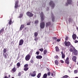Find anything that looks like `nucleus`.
Returning <instances> with one entry per match:
<instances>
[{
	"label": "nucleus",
	"instance_id": "obj_12",
	"mask_svg": "<svg viewBox=\"0 0 78 78\" xmlns=\"http://www.w3.org/2000/svg\"><path fill=\"white\" fill-rule=\"evenodd\" d=\"M23 44V40L21 39L20 40L19 43V45H22Z\"/></svg>",
	"mask_w": 78,
	"mask_h": 78
},
{
	"label": "nucleus",
	"instance_id": "obj_21",
	"mask_svg": "<svg viewBox=\"0 0 78 78\" xmlns=\"http://www.w3.org/2000/svg\"><path fill=\"white\" fill-rule=\"evenodd\" d=\"M51 18H52V22L55 21V17H54V16L53 14H52L51 15Z\"/></svg>",
	"mask_w": 78,
	"mask_h": 78
},
{
	"label": "nucleus",
	"instance_id": "obj_5",
	"mask_svg": "<svg viewBox=\"0 0 78 78\" xmlns=\"http://www.w3.org/2000/svg\"><path fill=\"white\" fill-rule=\"evenodd\" d=\"M49 5L51 6L52 8H54L55 7V3L51 1L49 2Z\"/></svg>",
	"mask_w": 78,
	"mask_h": 78
},
{
	"label": "nucleus",
	"instance_id": "obj_31",
	"mask_svg": "<svg viewBox=\"0 0 78 78\" xmlns=\"http://www.w3.org/2000/svg\"><path fill=\"white\" fill-rule=\"evenodd\" d=\"M41 22L44 21V16H41Z\"/></svg>",
	"mask_w": 78,
	"mask_h": 78
},
{
	"label": "nucleus",
	"instance_id": "obj_33",
	"mask_svg": "<svg viewBox=\"0 0 78 78\" xmlns=\"http://www.w3.org/2000/svg\"><path fill=\"white\" fill-rule=\"evenodd\" d=\"M16 66L18 67H20V63H19V62L17 63L16 64Z\"/></svg>",
	"mask_w": 78,
	"mask_h": 78
},
{
	"label": "nucleus",
	"instance_id": "obj_59",
	"mask_svg": "<svg viewBox=\"0 0 78 78\" xmlns=\"http://www.w3.org/2000/svg\"><path fill=\"white\" fill-rule=\"evenodd\" d=\"M77 65H78V62L77 63Z\"/></svg>",
	"mask_w": 78,
	"mask_h": 78
},
{
	"label": "nucleus",
	"instance_id": "obj_61",
	"mask_svg": "<svg viewBox=\"0 0 78 78\" xmlns=\"http://www.w3.org/2000/svg\"><path fill=\"white\" fill-rule=\"evenodd\" d=\"M11 78H14V77H12Z\"/></svg>",
	"mask_w": 78,
	"mask_h": 78
},
{
	"label": "nucleus",
	"instance_id": "obj_30",
	"mask_svg": "<svg viewBox=\"0 0 78 78\" xmlns=\"http://www.w3.org/2000/svg\"><path fill=\"white\" fill-rule=\"evenodd\" d=\"M44 13L43 12H41L40 14V17H44Z\"/></svg>",
	"mask_w": 78,
	"mask_h": 78
},
{
	"label": "nucleus",
	"instance_id": "obj_34",
	"mask_svg": "<svg viewBox=\"0 0 78 78\" xmlns=\"http://www.w3.org/2000/svg\"><path fill=\"white\" fill-rule=\"evenodd\" d=\"M48 70H49V72L47 73L48 75V76H50L51 73H50V70L48 69Z\"/></svg>",
	"mask_w": 78,
	"mask_h": 78
},
{
	"label": "nucleus",
	"instance_id": "obj_6",
	"mask_svg": "<svg viewBox=\"0 0 78 78\" xmlns=\"http://www.w3.org/2000/svg\"><path fill=\"white\" fill-rule=\"evenodd\" d=\"M51 25V22L49 21L48 22H47L46 23V27H48L50 26Z\"/></svg>",
	"mask_w": 78,
	"mask_h": 78
},
{
	"label": "nucleus",
	"instance_id": "obj_14",
	"mask_svg": "<svg viewBox=\"0 0 78 78\" xmlns=\"http://www.w3.org/2000/svg\"><path fill=\"white\" fill-rule=\"evenodd\" d=\"M76 56H73L72 60L74 62H76Z\"/></svg>",
	"mask_w": 78,
	"mask_h": 78
},
{
	"label": "nucleus",
	"instance_id": "obj_11",
	"mask_svg": "<svg viewBox=\"0 0 78 78\" xmlns=\"http://www.w3.org/2000/svg\"><path fill=\"white\" fill-rule=\"evenodd\" d=\"M19 3V1H17L16 2V3L15 6V8L16 9V8H17L19 7V5H18V4Z\"/></svg>",
	"mask_w": 78,
	"mask_h": 78
},
{
	"label": "nucleus",
	"instance_id": "obj_10",
	"mask_svg": "<svg viewBox=\"0 0 78 78\" xmlns=\"http://www.w3.org/2000/svg\"><path fill=\"white\" fill-rule=\"evenodd\" d=\"M72 37L73 40H75L77 37V36L76 34H74L72 35Z\"/></svg>",
	"mask_w": 78,
	"mask_h": 78
},
{
	"label": "nucleus",
	"instance_id": "obj_7",
	"mask_svg": "<svg viewBox=\"0 0 78 78\" xmlns=\"http://www.w3.org/2000/svg\"><path fill=\"white\" fill-rule=\"evenodd\" d=\"M36 75V72L35 71H34L33 72V73L30 74V75L31 76H32L33 77H34Z\"/></svg>",
	"mask_w": 78,
	"mask_h": 78
},
{
	"label": "nucleus",
	"instance_id": "obj_2",
	"mask_svg": "<svg viewBox=\"0 0 78 78\" xmlns=\"http://www.w3.org/2000/svg\"><path fill=\"white\" fill-rule=\"evenodd\" d=\"M30 58H31V55L30 54L27 55L25 58L26 60L27 61H29Z\"/></svg>",
	"mask_w": 78,
	"mask_h": 78
},
{
	"label": "nucleus",
	"instance_id": "obj_29",
	"mask_svg": "<svg viewBox=\"0 0 78 78\" xmlns=\"http://www.w3.org/2000/svg\"><path fill=\"white\" fill-rule=\"evenodd\" d=\"M69 77V76L67 75H66L63 76L62 78H67Z\"/></svg>",
	"mask_w": 78,
	"mask_h": 78
},
{
	"label": "nucleus",
	"instance_id": "obj_8",
	"mask_svg": "<svg viewBox=\"0 0 78 78\" xmlns=\"http://www.w3.org/2000/svg\"><path fill=\"white\" fill-rule=\"evenodd\" d=\"M73 50L74 51H73V52L74 53V55H75V56H76V55H78V51H77V50H76L75 48H74Z\"/></svg>",
	"mask_w": 78,
	"mask_h": 78
},
{
	"label": "nucleus",
	"instance_id": "obj_22",
	"mask_svg": "<svg viewBox=\"0 0 78 78\" xmlns=\"http://www.w3.org/2000/svg\"><path fill=\"white\" fill-rule=\"evenodd\" d=\"M29 69V68L28 67H24L23 70L24 71H27Z\"/></svg>",
	"mask_w": 78,
	"mask_h": 78
},
{
	"label": "nucleus",
	"instance_id": "obj_49",
	"mask_svg": "<svg viewBox=\"0 0 78 78\" xmlns=\"http://www.w3.org/2000/svg\"><path fill=\"white\" fill-rule=\"evenodd\" d=\"M52 38L53 39H54V40H56V39H57V37H53Z\"/></svg>",
	"mask_w": 78,
	"mask_h": 78
},
{
	"label": "nucleus",
	"instance_id": "obj_47",
	"mask_svg": "<svg viewBox=\"0 0 78 78\" xmlns=\"http://www.w3.org/2000/svg\"><path fill=\"white\" fill-rule=\"evenodd\" d=\"M69 22H71V21H72V19L69 18Z\"/></svg>",
	"mask_w": 78,
	"mask_h": 78
},
{
	"label": "nucleus",
	"instance_id": "obj_38",
	"mask_svg": "<svg viewBox=\"0 0 78 78\" xmlns=\"http://www.w3.org/2000/svg\"><path fill=\"white\" fill-rule=\"evenodd\" d=\"M4 31V29L3 28L2 29L0 30V34H1V33H2L3 31Z\"/></svg>",
	"mask_w": 78,
	"mask_h": 78
},
{
	"label": "nucleus",
	"instance_id": "obj_26",
	"mask_svg": "<svg viewBox=\"0 0 78 78\" xmlns=\"http://www.w3.org/2000/svg\"><path fill=\"white\" fill-rule=\"evenodd\" d=\"M38 23H39V21H38V20H37L35 21V22H34L35 24H36L37 25V24H38Z\"/></svg>",
	"mask_w": 78,
	"mask_h": 78
},
{
	"label": "nucleus",
	"instance_id": "obj_44",
	"mask_svg": "<svg viewBox=\"0 0 78 78\" xmlns=\"http://www.w3.org/2000/svg\"><path fill=\"white\" fill-rule=\"evenodd\" d=\"M68 38H69V37H66L65 38V41H67V40H68Z\"/></svg>",
	"mask_w": 78,
	"mask_h": 78
},
{
	"label": "nucleus",
	"instance_id": "obj_46",
	"mask_svg": "<svg viewBox=\"0 0 78 78\" xmlns=\"http://www.w3.org/2000/svg\"><path fill=\"white\" fill-rule=\"evenodd\" d=\"M60 41H61V39H58L57 40V42H60Z\"/></svg>",
	"mask_w": 78,
	"mask_h": 78
},
{
	"label": "nucleus",
	"instance_id": "obj_43",
	"mask_svg": "<svg viewBox=\"0 0 78 78\" xmlns=\"http://www.w3.org/2000/svg\"><path fill=\"white\" fill-rule=\"evenodd\" d=\"M77 72H78V71H77V70H75L74 71V73H77Z\"/></svg>",
	"mask_w": 78,
	"mask_h": 78
},
{
	"label": "nucleus",
	"instance_id": "obj_57",
	"mask_svg": "<svg viewBox=\"0 0 78 78\" xmlns=\"http://www.w3.org/2000/svg\"><path fill=\"white\" fill-rule=\"evenodd\" d=\"M76 30H77V31H78V27H77L76 28Z\"/></svg>",
	"mask_w": 78,
	"mask_h": 78
},
{
	"label": "nucleus",
	"instance_id": "obj_63",
	"mask_svg": "<svg viewBox=\"0 0 78 78\" xmlns=\"http://www.w3.org/2000/svg\"><path fill=\"white\" fill-rule=\"evenodd\" d=\"M77 38L78 39V36L77 37Z\"/></svg>",
	"mask_w": 78,
	"mask_h": 78
},
{
	"label": "nucleus",
	"instance_id": "obj_45",
	"mask_svg": "<svg viewBox=\"0 0 78 78\" xmlns=\"http://www.w3.org/2000/svg\"><path fill=\"white\" fill-rule=\"evenodd\" d=\"M55 59H58V55H56L55 57Z\"/></svg>",
	"mask_w": 78,
	"mask_h": 78
},
{
	"label": "nucleus",
	"instance_id": "obj_37",
	"mask_svg": "<svg viewBox=\"0 0 78 78\" xmlns=\"http://www.w3.org/2000/svg\"><path fill=\"white\" fill-rule=\"evenodd\" d=\"M28 64H26L24 66V67H28Z\"/></svg>",
	"mask_w": 78,
	"mask_h": 78
},
{
	"label": "nucleus",
	"instance_id": "obj_48",
	"mask_svg": "<svg viewBox=\"0 0 78 78\" xmlns=\"http://www.w3.org/2000/svg\"><path fill=\"white\" fill-rule=\"evenodd\" d=\"M31 23V22H29L27 23V25H30V23Z\"/></svg>",
	"mask_w": 78,
	"mask_h": 78
},
{
	"label": "nucleus",
	"instance_id": "obj_20",
	"mask_svg": "<svg viewBox=\"0 0 78 78\" xmlns=\"http://www.w3.org/2000/svg\"><path fill=\"white\" fill-rule=\"evenodd\" d=\"M24 28V25L22 24L21 25V27L20 28V30H22V29H23Z\"/></svg>",
	"mask_w": 78,
	"mask_h": 78
},
{
	"label": "nucleus",
	"instance_id": "obj_27",
	"mask_svg": "<svg viewBox=\"0 0 78 78\" xmlns=\"http://www.w3.org/2000/svg\"><path fill=\"white\" fill-rule=\"evenodd\" d=\"M41 73H39L38 74L37 77L38 78H40V77H41Z\"/></svg>",
	"mask_w": 78,
	"mask_h": 78
},
{
	"label": "nucleus",
	"instance_id": "obj_18",
	"mask_svg": "<svg viewBox=\"0 0 78 78\" xmlns=\"http://www.w3.org/2000/svg\"><path fill=\"white\" fill-rule=\"evenodd\" d=\"M36 58L37 59H41V58H42V56L41 55H37L36 57Z\"/></svg>",
	"mask_w": 78,
	"mask_h": 78
},
{
	"label": "nucleus",
	"instance_id": "obj_16",
	"mask_svg": "<svg viewBox=\"0 0 78 78\" xmlns=\"http://www.w3.org/2000/svg\"><path fill=\"white\" fill-rule=\"evenodd\" d=\"M61 53L62 54V59H64V58H65V53H64L62 51L61 52Z\"/></svg>",
	"mask_w": 78,
	"mask_h": 78
},
{
	"label": "nucleus",
	"instance_id": "obj_23",
	"mask_svg": "<svg viewBox=\"0 0 78 78\" xmlns=\"http://www.w3.org/2000/svg\"><path fill=\"white\" fill-rule=\"evenodd\" d=\"M55 64L57 65V66H58V64H59V62H58V61L57 60H56L55 61Z\"/></svg>",
	"mask_w": 78,
	"mask_h": 78
},
{
	"label": "nucleus",
	"instance_id": "obj_39",
	"mask_svg": "<svg viewBox=\"0 0 78 78\" xmlns=\"http://www.w3.org/2000/svg\"><path fill=\"white\" fill-rule=\"evenodd\" d=\"M23 16V15L22 14H20L19 16V18H21V17H22Z\"/></svg>",
	"mask_w": 78,
	"mask_h": 78
},
{
	"label": "nucleus",
	"instance_id": "obj_4",
	"mask_svg": "<svg viewBox=\"0 0 78 78\" xmlns=\"http://www.w3.org/2000/svg\"><path fill=\"white\" fill-rule=\"evenodd\" d=\"M45 27V23L42 22L40 23V28L43 29Z\"/></svg>",
	"mask_w": 78,
	"mask_h": 78
},
{
	"label": "nucleus",
	"instance_id": "obj_9",
	"mask_svg": "<svg viewBox=\"0 0 78 78\" xmlns=\"http://www.w3.org/2000/svg\"><path fill=\"white\" fill-rule=\"evenodd\" d=\"M67 2L68 3H66V6H68V4L70 5L72 3V0H67Z\"/></svg>",
	"mask_w": 78,
	"mask_h": 78
},
{
	"label": "nucleus",
	"instance_id": "obj_15",
	"mask_svg": "<svg viewBox=\"0 0 78 78\" xmlns=\"http://www.w3.org/2000/svg\"><path fill=\"white\" fill-rule=\"evenodd\" d=\"M69 58L67 57L65 61V62H66L67 64H69Z\"/></svg>",
	"mask_w": 78,
	"mask_h": 78
},
{
	"label": "nucleus",
	"instance_id": "obj_53",
	"mask_svg": "<svg viewBox=\"0 0 78 78\" xmlns=\"http://www.w3.org/2000/svg\"><path fill=\"white\" fill-rule=\"evenodd\" d=\"M70 46V47H72V48H73V49H74V47H73V45H72V44H71Z\"/></svg>",
	"mask_w": 78,
	"mask_h": 78
},
{
	"label": "nucleus",
	"instance_id": "obj_17",
	"mask_svg": "<svg viewBox=\"0 0 78 78\" xmlns=\"http://www.w3.org/2000/svg\"><path fill=\"white\" fill-rule=\"evenodd\" d=\"M23 73H24V72L22 71L21 72H20L18 73V76H21V74H23Z\"/></svg>",
	"mask_w": 78,
	"mask_h": 78
},
{
	"label": "nucleus",
	"instance_id": "obj_1",
	"mask_svg": "<svg viewBox=\"0 0 78 78\" xmlns=\"http://www.w3.org/2000/svg\"><path fill=\"white\" fill-rule=\"evenodd\" d=\"M64 44L66 47H70L71 45L70 42L69 41H64Z\"/></svg>",
	"mask_w": 78,
	"mask_h": 78
},
{
	"label": "nucleus",
	"instance_id": "obj_54",
	"mask_svg": "<svg viewBox=\"0 0 78 78\" xmlns=\"http://www.w3.org/2000/svg\"><path fill=\"white\" fill-rule=\"evenodd\" d=\"M61 62V63H64V62L62 60H61L60 61Z\"/></svg>",
	"mask_w": 78,
	"mask_h": 78
},
{
	"label": "nucleus",
	"instance_id": "obj_56",
	"mask_svg": "<svg viewBox=\"0 0 78 78\" xmlns=\"http://www.w3.org/2000/svg\"><path fill=\"white\" fill-rule=\"evenodd\" d=\"M51 76H53V73H51Z\"/></svg>",
	"mask_w": 78,
	"mask_h": 78
},
{
	"label": "nucleus",
	"instance_id": "obj_42",
	"mask_svg": "<svg viewBox=\"0 0 78 78\" xmlns=\"http://www.w3.org/2000/svg\"><path fill=\"white\" fill-rule=\"evenodd\" d=\"M39 50L40 51H43L44 49L43 48H41L39 49Z\"/></svg>",
	"mask_w": 78,
	"mask_h": 78
},
{
	"label": "nucleus",
	"instance_id": "obj_35",
	"mask_svg": "<svg viewBox=\"0 0 78 78\" xmlns=\"http://www.w3.org/2000/svg\"><path fill=\"white\" fill-rule=\"evenodd\" d=\"M10 77H11V75H9L8 76V77H7V76H4V78H10Z\"/></svg>",
	"mask_w": 78,
	"mask_h": 78
},
{
	"label": "nucleus",
	"instance_id": "obj_24",
	"mask_svg": "<svg viewBox=\"0 0 78 78\" xmlns=\"http://www.w3.org/2000/svg\"><path fill=\"white\" fill-rule=\"evenodd\" d=\"M12 71L13 72H15L16 71V68L14 67L12 69Z\"/></svg>",
	"mask_w": 78,
	"mask_h": 78
},
{
	"label": "nucleus",
	"instance_id": "obj_32",
	"mask_svg": "<svg viewBox=\"0 0 78 78\" xmlns=\"http://www.w3.org/2000/svg\"><path fill=\"white\" fill-rule=\"evenodd\" d=\"M6 51H7L6 49L5 48L3 50V53H6Z\"/></svg>",
	"mask_w": 78,
	"mask_h": 78
},
{
	"label": "nucleus",
	"instance_id": "obj_3",
	"mask_svg": "<svg viewBox=\"0 0 78 78\" xmlns=\"http://www.w3.org/2000/svg\"><path fill=\"white\" fill-rule=\"evenodd\" d=\"M26 14L27 16H29V17H33V16L34 15L33 13H32L31 12L29 11L27 12Z\"/></svg>",
	"mask_w": 78,
	"mask_h": 78
},
{
	"label": "nucleus",
	"instance_id": "obj_36",
	"mask_svg": "<svg viewBox=\"0 0 78 78\" xmlns=\"http://www.w3.org/2000/svg\"><path fill=\"white\" fill-rule=\"evenodd\" d=\"M69 51H71V52H73V51H74V50H73V49L72 48H70Z\"/></svg>",
	"mask_w": 78,
	"mask_h": 78
},
{
	"label": "nucleus",
	"instance_id": "obj_60",
	"mask_svg": "<svg viewBox=\"0 0 78 78\" xmlns=\"http://www.w3.org/2000/svg\"><path fill=\"white\" fill-rule=\"evenodd\" d=\"M75 78H78V77H76Z\"/></svg>",
	"mask_w": 78,
	"mask_h": 78
},
{
	"label": "nucleus",
	"instance_id": "obj_25",
	"mask_svg": "<svg viewBox=\"0 0 78 78\" xmlns=\"http://www.w3.org/2000/svg\"><path fill=\"white\" fill-rule=\"evenodd\" d=\"M11 23H12V19L10 18L9 22V25H11Z\"/></svg>",
	"mask_w": 78,
	"mask_h": 78
},
{
	"label": "nucleus",
	"instance_id": "obj_28",
	"mask_svg": "<svg viewBox=\"0 0 78 78\" xmlns=\"http://www.w3.org/2000/svg\"><path fill=\"white\" fill-rule=\"evenodd\" d=\"M38 35V34L37 33V32H35L34 33V36L35 37H37V36Z\"/></svg>",
	"mask_w": 78,
	"mask_h": 78
},
{
	"label": "nucleus",
	"instance_id": "obj_55",
	"mask_svg": "<svg viewBox=\"0 0 78 78\" xmlns=\"http://www.w3.org/2000/svg\"><path fill=\"white\" fill-rule=\"evenodd\" d=\"M48 9H49V8L48 7H47L46 9V10H47V11H48Z\"/></svg>",
	"mask_w": 78,
	"mask_h": 78
},
{
	"label": "nucleus",
	"instance_id": "obj_51",
	"mask_svg": "<svg viewBox=\"0 0 78 78\" xmlns=\"http://www.w3.org/2000/svg\"><path fill=\"white\" fill-rule=\"evenodd\" d=\"M36 54H37V55H39V52L38 51H37L36 52Z\"/></svg>",
	"mask_w": 78,
	"mask_h": 78
},
{
	"label": "nucleus",
	"instance_id": "obj_40",
	"mask_svg": "<svg viewBox=\"0 0 78 78\" xmlns=\"http://www.w3.org/2000/svg\"><path fill=\"white\" fill-rule=\"evenodd\" d=\"M47 51L46 50H44V55H45L46 53H47Z\"/></svg>",
	"mask_w": 78,
	"mask_h": 78
},
{
	"label": "nucleus",
	"instance_id": "obj_50",
	"mask_svg": "<svg viewBox=\"0 0 78 78\" xmlns=\"http://www.w3.org/2000/svg\"><path fill=\"white\" fill-rule=\"evenodd\" d=\"M78 40H76L74 41V43H75V44H76V43H78Z\"/></svg>",
	"mask_w": 78,
	"mask_h": 78
},
{
	"label": "nucleus",
	"instance_id": "obj_41",
	"mask_svg": "<svg viewBox=\"0 0 78 78\" xmlns=\"http://www.w3.org/2000/svg\"><path fill=\"white\" fill-rule=\"evenodd\" d=\"M30 63H31L32 64H33V63H34V61H33V60H31L30 61Z\"/></svg>",
	"mask_w": 78,
	"mask_h": 78
},
{
	"label": "nucleus",
	"instance_id": "obj_13",
	"mask_svg": "<svg viewBox=\"0 0 78 78\" xmlns=\"http://www.w3.org/2000/svg\"><path fill=\"white\" fill-rule=\"evenodd\" d=\"M3 57H4L5 59H7V56H8V55L7 54V53H3Z\"/></svg>",
	"mask_w": 78,
	"mask_h": 78
},
{
	"label": "nucleus",
	"instance_id": "obj_19",
	"mask_svg": "<svg viewBox=\"0 0 78 78\" xmlns=\"http://www.w3.org/2000/svg\"><path fill=\"white\" fill-rule=\"evenodd\" d=\"M55 48L56 51L58 52L59 51V47H58V46H56L55 47Z\"/></svg>",
	"mask_w": 78,
	"mask_h": 78
},
{
	"label": "nucleus",
	"instance_id": "obj_58",
	"mask_svg": "<svg viewBox=\"0 0 78 78\" xmlns=\"http://www.w3.org/2000/svg\"><path fill=\"white\" fill-rule=\"evenodd\" d=\"M12 64H10V66H12Z\"/></svg>",
	"mask_w": 78,
	"mask_h": 78
},
{
	"label": "nucleus",
	"instance_id": "obj_62",
	"mask_svg": "<svg viewBox=\"0 0 78 78\" xmlns=\"http://www.w3.org/2000/svg\"><path fill=\"white\" fill-rule=\"evenodd\" d=\"M70 69H71V67H69Z\"/></svg>",
	"mask_w": 78,
	"mask_h": 78
},
{
	"label": "nucleus",
	"instance_id": "obj_52",
	"mask_svg": "<svg viewBox=\"0 0 78 78\" xmlns=\"http://www.w3.org/2000/svg\"><path fill=\"white\" fill-rule=\"evenodd\" d=\"M35 41H37V38L36 37L35 38V39H34Z\"/></svg>",
	"mask_w": 78,
	"mask_h": 78
},
{
	"label": "nucleus",
	"instance_id": "obj_64",
	"mask_svg": "<svg viewBox=\"0 0 78 78\" xmlns=\"http://www.w3.org/2000/svg\"><path fill=\"white\" fill-rule=\"evenodd\" d=\"M30 74H31V73H30Z\"/></svg>",
	"mask_w": 78,
	"mask_h": 78
}]
</instances>
